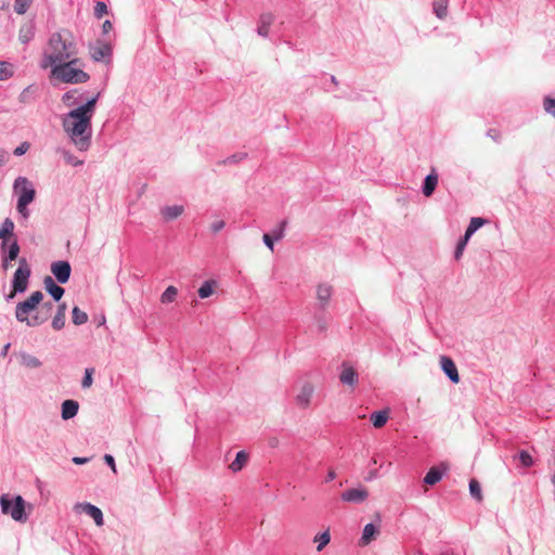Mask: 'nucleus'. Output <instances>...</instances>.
Wrapping results in <instances>:
<instances>
[{"label":"nucleus","instance_id":"obj_1","mask_svg":"<svg viewBox=\"0 0 555 555\" xmlns=\"http://www.w3.org/2000/svg\"><path fill=\"white\" fill-rule=\"evenodd\" d=\"M101 93L98 92L86 103L78 105L62 118V126L73 144L80 152H86L91 146L92 117L95 113L96 102Z\"/></svg>","mask_w":555,"mask_h":555},{"label":"nucleus","instance_id":"obj_2","mask_svg":"<svg viewBox=\"0 0 555 555\" xmlns=\"http://www.w3.org/2000/svg\"><path fill=\"white\" fill-rule=\"evenodd\" d=\"M78 54V46L74 35L68 29H61L53 33L48 40V51L43 55L41 66H56L63 61L69 60Z\"/></svg>","mask_w":555,"mask_h":555},{"label":"nucleus","instance_id":"obj_3","mask_svg":"<svg viewBox=\"0 0 555 555\" xmlns=\"http://www.w3.org/2000/svg\"><path fill=\"white\" fill-rule=\"evenodd\" d=\"M0 507L4 515H10L12 519L18 522H26L28 516L26 514V502L21 495L10 498L8 494L0 496Z\"/></svg>","mask_w":555,"mask_h":555},{"label":"nucleus","instance_id":"obj_4","mask_svg":"<svg viewBox=\"0 0 555 555\" xmlns=\"http://www.w3.org/2000/svg\"><path fill=\"white\" fill-rule=\"evenodd\" d=\"M52 76L65 83H85L90 79V75L79 67H69L68 64H56L52 67Z\"/></svg>","mask_w":555,"mask_h":555},{"label":"nucleus","instance_id":"obj_5","mask_svg":"<svg viewBox=\"0 0 555 555\" xmlns=\"http://www.w3.org/2000/svg\"><path fill=\"white\" fill-rule=\"evenodd\" d=\"M43 299V293L41 291H36L31 293V295L18 302L15 308V318L21 323H26L29 321V314L38 309V306Z\"/></svg>","mask_w":555,"mask_h":555},{"label":"nucleus","instance_id":"obj_6","mask_svg":"<svg viewBox=\"0 0 555 555\" xmlns=\"http://www.w3.org/2000/svg\"><path fill=\"white\" fill-rule=\"evenodd\" d=\"M31 275L30 266L25 257L18 259V267L13 274L11 282L14 293H25L28 288L29 279Z\"/></svg>","mask_w":555,"mask_h":555},{"label":"nucleus","instance_id":"obj_7","mask_svg":"<svg viewBox=\"0 0 555 555\" xmlns=\"http://www.w3.org/2000/svg\"><path fill=\"white\" fill-rule=\"evenodd\" d=\"M13 188L18 195L17 203H21V206L29 205L34 202L36 197V190L27 178H16Z\"/></svg>","mask_w":555,"mask_h":555},{"label":"nucleus","instance_id":"obj_8","mask_svg":"<svg viewBox=\"0 0 555 555\" xmlns=\"http://www.w3.org/2000/svg\"><path fill=\"white\" fill-rule=\"evenodd\" d=\"M51 272L60 284H66L72 274V267L67 260H57L51 263Z\"/></svg>","mask_w":555,"mask_h":555},{"label":"nucleus","instance_id":"obj_9","mask_svg":"<svg viewBox=\"0 0 555 555\" xmlns=\"http://www.w3.org/2000/svg\"><path fill=\"white\" fill-rule=\"evenodd\" d=\"M90 55L94 62H109L112 48L108 43L98 42L90 46Z\"/></svg>","mask_w":555,"mask_h":555},{"label":"nucleus","instance_id":"obj_10","mask_svg":"<svg viewBox=\"0 0 555 555\" xmlns=\"http://www.w3.org/2000/svg\"><path fill=\"white\" fill-rule=\"evenodd\" d=\"M441 370L444 375L453 383L460 382V375L454 361L448 356H441L440 358Z\"/></svg>","mask_w":555,"mask_h":555},{"label":"nucleus","instance_id":"obj_11","mask_svg":"<svg viewBox=\"0 0 555 555\" xmlns=\"http://www.w3.org/2000/svg\"><path fill=\"white\" fill-rule=\"evenodd\" d=\"M367 496L369 492L365 488H351L344 491L340 495L344 502L356 504L364 502L367 499Z\"/></svg>","mask_w":555,"mask_h":555},{"label":"nucleus","instance_id":"obj_12","mask_svg":"<svg viewBox=\"0 0 555 555\" xmlns=\"http://www.w3.org/2000/svg\"><path fill=\"white\" fill-rule=\"evenodd\" d=\"M333 294V287L327 283H321L317 287L318 307L324 311Z\"/></svg>","mask_w":555,"mask_h":555},{"label":"nucleus","instance_id":"obj_13","mask_svg":"<svg viewBox=\"0 0 555 555\" xmlns=\"http://www.w3.org/2000/svg\"><path fill=\"white\" fill-rule=\"evenodd\" d=\"M43 285L49 295L54 301H60L64 296L65 289L55 283V280L47 275L43 280Z\"/></svg>","mask_w":555,"mask_h":555},{"label":"nucleus","instance_id":"obj_14","mask_svg":"<svg viewBox=\"0 0 555 555\" xmlns=\"http://www.w3.org/2000/svg\"><path fill=\"white\" fill-rule=\"evenodd\" d=\"M35 34H36V23L34 20H30L21 26V28L18 30V40L23 44H27L34 39Z\"/></svg>","mask_w":555,"mask_h":555},{"label":"nucleus","instance_id":"obj_15","mask_svg":"<svg viewBox=\"0 0 555 555\" xmlns=\"http://www.w3.org/2000/svg\"><path fill=\"white\" fill-rule=\"evenodd\" d=\"M78 507L81 508V511L86 513L88 516H90L94 520L96 526H103V513L98 506L86 502L78 504Z\"/></svg>","mask_w":555,"mask_h":555},{"label":"nucleus","instance_id":"obj_16","mask_svg":"<svg viewBox=\"0 0 555 555\" xmlns=\"http://www.w3.org/2000/svg\"><path fill=\"white\" fill-rule=\"evenodd\" d=\"M21 247L16 238L12 242H1L0 244V255L7 256L10 260H16L18 258Z\"/></svg>","mask_w":555,"mask_h":555},{"label":"nucleus","instance_id":"obj_17","mask_svg":"<svg viewBox=\"0 0 555 555\" xmlns=\"http://www.w3.org/2000/svg\"><path fill=\"white\" fill-rule=\"evenodd\" d=\"M79 410V403L76 400L67 399L62 402L61 405V417L64 421H68L75 417Z\"/></svg>","mask_w":555,"mask_h":555},{"label":"nucleus","instance_id":"obj_18","mask_svg":"<svg viewBox=\"0 0 555 555\" xmlns=\"http://www.w3.org/2000/svg\"><path fill=\"white\" fill-rule=\"evenodd\" d=\"M313 391V386L310 383H305L300 389V392L296 396L297 405L300 408H307L310 403Z\"/></svg>","mask_w":555,"mask_h":555},{"label":"nucleus","instance_id":"obj_19","mask_svg":"<svg viewBox=\"0 0 555 555\" xmlns=\"http://www.w3.org/2000/svg\"><path fill=\"white\" fill-rule=\"evenodd\" d=\"M446 473L444 467L433 466L428 469L424 477V483L428 486H434L442 479L443 474Z\"/></svg>","mask_w":555,"mask_h":555},{"label":"nucleus","instance_id":"obj_20","mask_svg":"<svg viewBox=\"0 0 555 555\" xmlns=\"http://www.w3.org/2000/svg\"><path fill=\"white\" fill-rule=\"evenodd\" d=\"M438 185V175L435 171H431L429 175H427L423 181L422 185V192L423 194L428 197L433 195L436 188Z\"/></svg>","mask_w":555,"mask_h":555},{"label":"nucleus","instance_id":"obj_21","mask_svg":"<svg viewBox=\"0 0 555 555\" xmlns=\"http://www.w3.org/2000/svg\"><path fill=\"white\" fill-rule=\"evenodd\" d=\"M274 21V15L272 13H262L259 17L257 33L261 37H268L269 28Z\"/></svg>","mask_w":555,"mask_h":555},{"label":"nucleus","instance_id":"obj_22","mask_svg":"<svg viewBox=\"0 0 555 555\" xmlns=\"http://www.w3.org/2000/svg\"><path fill=\"white\" fill-rule=\"evenodd\" d=\"M379 533L378 528L373 524H366L363 528L362 535L360 538V544L361 545H367L373 540L376 539V535Z\"/></svg>","mask_w":555,"mask_h":555},{"label":"nucleus","instance_id":"obj_23","mask_svg":"<svg viewBox=\"0 0 555 555\" xmlns=\"http://www.w3.org/2000/svg\"><path fill=\"white\" fill-rule=\"evenodd\" d=\"M339 379L345 385L354 386L358 383V373L352 366L344 364V370L340 373Z\"/></svg>","mask_w":555,"mask_h":555},{"label":"nucleus","instance_id":"obj_24","mask_svg":"<svg viewBox=\"0 0 555 555\" xmlns=\"http://www.w3.org/2000/svg\"><path fill=\"white\" fill-rule=\"evenodd\" d=\"M14 222L11 218H5L0 227L1 242H9L14 236Z\"/></svg>","mask_w":555,"mask_h":555},{"label":"nucleus","instance_id":"obj_25","mask_svg":"<svg viewBox=\"0 0 555 555\" xmlns=\"http://www.w3.org/2000/svg\"><path fill=\"white\" fill-rule=\"evenodd\" d=\"M388 418V410L374 411L370 416V421L372 422L375 428H382L387 423Z\"/></svg>","mask_w":555,"mask_h":555},{"label":"nucleus","instance_id":"obj_26","mask_svg":"<svg viewBox=\"0 0 555 555\" xmlns=\"http://www.w3.org/2000/svg\"><path fill=\"white\" fill-rule=\"evenodd\" d=\"M248 453L246 451H238L235 455L234 461L229 465V468L233 473L241 472L248 461Z\"/></svg>","mask_w":555,"mask_h":555},{"label":"nucleus","instance_id":"obj_27","mask_svg":"<svg viewBox=\"0 0 555 555\" xmlns=\"http://www.w3.org/2000/svg\"><path fill=\"white\" fill-rule=\"evenodd\" d=\"M183 211L184 208L181 205L166 206L162 209V216L165 220L169 221L180 217Z\"/></svg>","mask_w":555,"mask_h":555},{"label":"nucleus","instance_id":"obj_28","mask_svg":"<svg viewBox=\"0 0 555 555\" xmlns=\"http://www.w3.org/2000/svg\"><path fill=\"white\" fill-rule=\"evenodd\" d=\"M449 0H433V11L439 20L446 18L448 14Z\"/></svg>","mask_w":555,"mask_h":555},{"label":"nucleus","instance_id":"obj_29","mask_svg":"<svg viewBox=\"0 0 555 555\" xmlns=\"http://www.w3.org/2000/svg\"><path fill=\"white\" fill-rule=\"evenodd\" d=\"M20 358H21V364L28 369H37V367L41 366V364H42L41 361L37 357L29 354L27 352H21Z\"/></svg>","mask_w":555,"mask_h":555},{"label":"nucleus","instance_id":"obj_30","mask_svg":"<svg viewBox=\"0 0 555 555\" xmlns=\"http://www.w3.org/2000/svg\"><path fill=\"white\" fill-rule=\"evenodd\" d=\"M486 222H487V220L481 217H473L469 221L468 227L465 230L464 235L467 236L468 238H470L472 235L476 231H478Z\"/></svg>","mask_w":555,"mask_h":555},{"label":"nucleus","instance_id":"obj_31","mask_svg":"<svg viewBox=\"0 0 555 555\" xmlns=\"http://www.w3.org/2000/svg\"><path fill=\"white\" fill-rule=\"evenodd\" d=\"M217 285V282L215 280H207L205 281L201 287L198 288L197 293H198V297L201 299H205V298H208L209 296L212 295L214 293V288L216 287Z\"/></svg>","mask_w":555,"mask_h":555},{"label":"nucleus","instance_id":"obj_32","mask_svg":"<svg viewBox=\"0 0 555 555\" xmlns=\"http://www.w3.org/2000/svg\"><path fill=\"white\" fill-rule=\"evenodd\" d=\"M50 318L49 313H46L43 310L38 311L36 314L31 315L29 321L27 322V326L35 327L43 324Z\"/></svg>","mask_w":555,"mask_h":555},{"label":"nucleus","instance_id":"obj_33","mask_svg":"<svg viewBox=\"0 0 555 555\" xmlns=\"http://www.w3.org/2000/svg\"><path fill=\"white\" fill-rule=\"evenodd\" d=\"M72 321L75 325H82L88 322V314L75 306L72 310Z\"/></svg>","mask_w":555,"mask_h":555},{"label":"nucleus","instance_id":"obj_34","mask_svg":"<svg viewBox=\"0 0 555 555\" xmlns=\"http://www.w3.org/2000/svg\"><path fill=\"white\" fill-rule=\"evenodd\" d=\"M331 541V534L330 529H326L325 531L318 533L314 537V542L318 543L317 551L321 552Z\"/></svg>","mask_w":555,"mask_h":555},{"label":"nucleus","instance_id":"obj_35","mask_svg":"<svg viewBox=\"0 0 555 555\" xmlns=\"http://www.w3.org/2000/svg\"><path fill=\"white\" fill-rule=\"evenodd\" d=\"M76 89L74 90H69L67 92H65L63 95H62V102L66 105V106H74V105H77L79 103V101L81 100V95L80 96H76Z\"/></svg>","mask_w":555,"mask_h":555},{"label":"nucleus","instance_id":"obj_36","mask_svg":"<svg viewBox=\"0 0 555 555\" xmlns=\"http://www.w3.org/2000/svg\"><path fill=\"white\" fill-rule=\"evenodd\" d=\"M178 295V289L175 286H168L165 292L160 296V301L163 304H170L176 300Z\"/></svg>","mask_w":555,"mask_h":555},{"label":"nucleus","instance_id":"obj_37","mask_svg":"<svg viewBox=\"0 0 555 555\" xmlns=\"http://www.w3.org/2000/svg\"><path fill=\"white\" fill-rule=\"evenodd\" d=\"M469 493L478 502H480L482 500V493H481L480 483L475 478L469 480Z\"/></svg>","mask_w":555,"mask_h":555},{"label":"nucleus","instance_id":"obj_38","mask_svg":"<svg viewBox=\"0 0 555 555\" xmlns=\"http://www.w3.org/2000/svg\"><path fill=\"white\" fill-rule=\"evenodd\" d=\"M287 225V220L283 219L274 229L271 230L269 234L275 240L280 241L284 237L285 229Z\"/></svg>","mask_w":555,"mask_h":555},{"label":"nucleus","instance_id":"obj_39","mask_svg":"<svg viewBox=\"0 0 555 555\" xmlns=\"http://www.w3.org/2000/svg\"><path fill=\"white\" fill-rule=\"evenodd\" d=\"M469 238L465 235L461 236L460 240L457 241V244L455 246V250H454V259L455 260H460L461 257L463 256V253L465 250V247L468 243Z\"/></svg>","mask_w":555,"mask_h":555},{"label":"nucleus","instance_id":"obj_40","mask_svg":"<svg viewBox=\"0 0 555 555\" xmlns=\"http://www.w3.org/2000/svg\"><path fill=\"white\" fill-rule=\"evenodd\" d=\"M248 154L244 152L235 153L223 160L219 162L220 165H233L242 162L243 159L247 158Z\"/></svg>","mask_w":555,"mask_h":555},{"label":"nucleus","instance_id":"obj_41","mask_svg":"<svg viewBox=\"0 0 555 555\" xmlns=\"http://www.w3.org/2000/svg\"><path fill=\"white\" fill-rule=\"evenodd\" d=\"M13 76L11 64L0 61V81L8 80Z\"/></svg>","mask_w":555,"mask_h":555},{"label":"nucleus","instance_id":"obj_42","mask_svg":"<svg viewBox=\"0 0 555 555\" xmlns=\"http://www.w3.org/2000/svg\"><path fill=\"white\" fill-rule=\"evenodd\" d=\"M543 108L548 115H551L555 118V99L554 98H552L550 95L544 96Z\"/></svg>","mask_w":555,"mask_h":555},{"label":"nucleus","instance_id":"obj_43","mask_svg":"<svg viewBox=\"0 0 555 555\" xmlns=\"http://www.w3.org/2000/svg\"><path fill=\"white\" fill-rule=\"evenodd\" d=\"M33 0H15L14 2V11L22 15L25 14L30 7Z\"/></svg>","mask_w":555,"mask_h":555},{"label":"nucleus","instance_id":"obj_44","mask_svg":"<svg viewBox=\"0 0 555 555\" xmlns=\"http://www.w3.org/2000/svg\"><path fill=\"white\" fill-rule=\"evenodd\" d=\"M65 320H66L65 314L55 313V315L52 319V323H51L52 328L55 331L63 330L65 326Z\"/></svg>","mask_w":555,"mask_h":555},{"label":"nucleus","instance_id":"obj_45","mask_svg":"<svg viewBox=\"0 0 555 555\" xmlns=\"http://www.w3.org/2000/svg\"><path fill=\"white\" fill-rule=\"evenodd\" d=\"M519 462L521 463V465L524 467H531L533 465V460H532V456L531 454L526 451V450H521L518 455H517Z\"/></svg>","mask_w":555,"mask_h":555},{"label":"nucleus","instance_id":"obj_46","mask_svg":"<svg viewBox=\"0 0 555 555\" xmlns=\"http://www.w3.org/2000/svg\"><path fill=\"white\" fill-rule=\"evenodd\" d=\"M93 372H94V370L92 367L86 369L85 375H83L82 380H81V387L82 388H89L92 385V382H93L92 374H93Z\"/></svg>","mask_w":555,"mask_h":555},{"label":"nucleus","instance_id":"obj_47","mask_svg":"<svg viewBox=\"0 0 555 555\" xmlns=\"http://www.w3.org/2000/svg\"><path fill=\"white\" fill-rule=\"evenodd\" d=\"M104 14H107V5L103 1H98L94 7V15L101 18Z\"/></svg>","mask_w":555,"mask_h":555},{"label":"nucleus","instance_id":"obj_48","mask_svg":"<svg viewBox=\"0 0 555 555\" xmlns=\"http://www.w3.org/2000/svg\"><path fill=\"white\" fill-rule=\"evenodd\" d=\"M315 323H317V327L319 330L320 333H323L327 330V321L325 319V317L323 314H317L315 315Z\"/></svg>","mask_w":555,"mask_h":555},{"label":"nucleus","instance_id":"obj_49","mask_svg":"<svg viewBox=\"0 0 555 555\" xmlns=\"http://www.w3.org/2000/svg\"><path fill=\"white\" fill-rule=\"evenodd\" d=\"M64 158H65L67 164L72 165L74 167H78V166H81L83 164V160L77 159V157H75L69 152H65L64 153Z\"/></svg>","mask_w":555,"mask_h":555},{"label":"nucleus","instance_id":"obj_50","mask_svg":"<svg viewBox=\"0 0 555 555\" xmlns=\"http://www.w3.org/2000/svg\"><path fill=\"white\" fill-rule=\"evenodd\" d=\"M264 245L272 251L274 249V242H276L271 234L264 233L262 236Z\"/></svg>","mask_w":555,"mask_h":555},{"label":"nucleus","instance_id":"obj_51","mask_svg":"<svg viewBox=\"0 0 555 555\" xmlns=\"http://www.w3.org/2000/svg\"><path fill=\"white\" fill-rule=\"evenodd\" d=\"M29 149V143L28 142H23L21 143L15 150H14V155L16 156H22L24 155Z\"/></svg>","mask_w":555,"mask_h":555},{"label":"nucleus","instance_id":"obj_52","mask_svg":"<svg viewBox=\"0 0 555 555\" xmlns=\"http://www.w3.org/2000/svg\"><path fill=\"white\" fill-rule=\"evenodd\" d=\"M27 206L28 205L21 206V203H16V209L24 219H27L29 217V210Z\"/></svg>","mask_w":555,"mask_h":555},{"label":"nucleus","instance_id":"obj_53","mask_svg":"<svg viewBox=\"0 0 555 555\" xmlns=\"http://www.w3.org/2000/svg\"><path fill=\"white\" fill-rule=\"evenodd\" d=\"M225 227V222L223 220H219V221H216L214 222L211 225H210V230L212 233H218L219 231H221L223 228Z\"/></svg>","mask_w":555,"mask_h":555},{"label":"nucleus","instance_id":"obj_54","mask_svg":"<svg viewBox=\"0 0 555 555\" xmlns=\"http://www.w3.org/2000/svg\"><path fill=\"white\" fill-rule=\"evenodd\" d=\"M63 64H68L69 67H79L82 65L80 59L73 56L69 60L63 61Z\"/></svg>","mask_w":555,"mask_h":555},{"label":"nucleus","instance_id":"obj_55","mask_svg":"<svg viewBox=\"0 0 555 555\" xmlns=\"http://www.w3.org/2000/svg\"><path fill=\"white\" fill-rule=\"evenodd\" d=\"M104 462L112 468V470L114 473H116V464H115V459H114L113 455L105 454L104 455Z\"/></svg>","mask_w":555,"mask_h":555},{"label":"nucleus","instance_id":"obj_56","mask_svg":"<svg viewBox=\"0 0 555 555\" xmlns=\"http://www.w3.org/2000/svg\"><path fill=\"white\" fill-rule=\"evenodd\" d=\"M54 308V305L52 301H44L42 305H41V310H43L46 313H51L52 309Z\"/></svg>","mask_w":555,"mask_h":555},{"label":"nucleus","instance_id":"obj_57","mask_svg":"<svg viewBox=\"0 0 555 555\" xmlns=\"http://www.w3.org/2000/svg\"><path fill=\"white\" fill-rule=\"evenodd\" d=\"M72 461L76 465H83V464H87L90 461V459L89 457H81V456H74L72 459Z\"/></svg>","mask_w":555,"mask_h":555},{"label":"nucleus","instance_id":"obj_58","mask_svg":"<svg viewBox=\"0 0 555 555\" xmlns=\"http://www.w3.org/2000/svg\"><path fill=\"white\" fill-rule=\"evenodd\" d=\"M377 477H378V470H377V468H373L367 473L365 480L371 481L373 479H376Z\"/></svg>","mask_w":555,"mask_h":555},{"label":"nucleus","instance_id":"obj_59","mask_svg":"<svg viewBox=\"0 0 555 555\" xmlns=\"http://www.w3.org/2000/svg\"><path fill=\"white\" fill-rule=\"evenodd\" d=\"M1 260H2V263H1V267L4 271H7L10 266H11V262L13 260H10V258H8L7 256H1Z\"/></svg>","mask_w":555,"mask_h":555},{"label":"nucleus","instance_id":"obj_60","mask_svg":"<svg viewBox=\"0 0 555 555\" xmlns=\"http://www.w3.org/2000/svg\"><path fill=\"white\" fill-rule=\"evenodd\" d=\"M113 28L112 22L106 20L102 25L103 34H108Z\"/></svg>","mask_w":555,"mask_h":555},{"label":"nucleus","instance_id":"obj_61","mask_svg":"<svg viewBox=\"0 0 555 555\" xmlns=\"http://www.w3.org/2000/svg\"><path fill=\"white\" fill-rule=\"evenodd\" d=\"M336 478V473L334 469H330L326 477H325V482H331L333 481L334 479Z\"/></svg>","mask_w":555,"mask_h":555},{"label":"nucleus","instance_id":"obj_62","mask_svg":"<svg viewBox=\"0 0 555 555\" xmlns=\"http://www.w3.org/2000/svg\"><path fill=\"white\" fill-rule=\"evenodd\" d=\"M66 309H67L66 302H61L57 306L56 313H61V314H65L66 315Z\"/></svg>","mask_w":555,"mask_h":555},{"label":"nucleus","instance_id":"obj_63","mask_svg":"<svg viewBox=\"0 0 555 555\" xmlns=\"http://www.w3.org/2000/svg\"><path fill=\"white\" fill-rule=\"evenodd\" d=\"M8 153L3 150H0V166L7 162Z\"/></svg>","mask_w":555,"mask_h":555},{"label":"nucleus","instance_id":"obj_64","mask_svg":"<svg viewBox=\"0 0 555 555\" xmlns=\"http://www.w3.org/2000/svg\"><path fill=\"white\" fill-rule=\"evenodd\" d=\"M16 294H17V293H14V288H12L11 293H9V294L4 295V299H5L8 302H10L11 300H13V299H14V297H15V295H16Z\"/></svg>","mask_w":555,"mask_h":555}]
</instances>
